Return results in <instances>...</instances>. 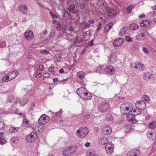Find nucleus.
Listing matches in <instances>:
<instances>
[{
    "mask_svg": "<svg viewBox=\"0 0 156 156\" xmlns=\"http://www.w3.org/2000/svg\"><path fill=\"white\" fill-rule=\"evenodd\" d=\"M139 70H143L145 68L144 65L143 64L138 63Z\"/></svg>",
    "mask_w": 156,
    "mask_h": 156,
    "instance_id": "nucleus-38",
    "label": "nucleus"
},
{
    "mask_svg": "<svg viewBox=\"0 0 156 156\" xmlns=\"http://www.w3.org/2000/svg\"><path fill=\"white\" fill-rule=\"evenodd\" d=\"M105 149L107 153L109 154H112L113 151V147L109 146L108 144L105 146Z\"/></svg>",
    "mask_w": 156,
    "mask_h": 156,
    "instance_id": "nucleus-17",
    "label": "nucleus"
},
{
    "mask_svg": "<svg viewBox=\"0 0 156 156\" xmlns=\"http://www.w3.org/2000/svg\"><path fill=\"white\" fill-rule=\"evenodd\" d=\"M50 40V39L49 37H47L43 41V43L46 44Z\"/></svg>",
    "mask_w": 156,
    "mask_h": 156,
    "instance_id": "nucleus-48",
    "label": "nucleus"
},
{
    "mask_svg": "<svg viewBox=\"0 0 156 156\" xmlns=\"http://www.w3.org/2000/svg\"><path fill=\"white\" fill-rule=\"evenodd\" d=\"M127 115L128 116H127V119L128 121L130 122V120L131 119V118H132V115L130 114L129 113Z\"/></svg>",
    "mask_w": 156,
    "mask_h": 156,
    "instance_id": "nucleus-49",
    "label": "nucleus"
},
{
    "mask_svg": "<svg viewBox=\"0 0 156 156\" xmlns=\"http://www.w3.org/2000/svg\"><path fill=\"white\" fill-rule=\"evenodd\" d=\"M50 14L51 16L54 18L56 19L58 18L57 16L55 14H54L51 11L50 12Z\"/></svg>",
    "mask_w": 156,
    "mask_h": 156,
    "instance_id": "nucleus-55",
    "label": "nucleus"
},
{
    "mask_svg": "<svg viewBox=\"0 0 156 156\" xmlns=\"http://www.w3.org/2000/svg\"><path fill=\"white\" fill-rule=\"evenodd\" d=\"M24 36L27 39L29 38L31 39L34 37V34L32 31L29 30H27L25 33Z\"/></svg>",
    "mask_w": 156,
    "mask_h": 156,
    "instance_id": "nucleus-11",
    "label": "nucleus"
},
{
    "mask_svg": "<svg viewBox=\"0 0 156 156\" xmlns=\"http://www.w3.org/2000/svg\"><path fill=\"white\" fill-rule=\"evenodd\" d=\"M19 9L20 12L24 15L27 14V9L26 6L25 5H22L19 6Z\"/></svg>",
    "mask_w": 156,
    "mask_h": 156,
    "instance_id": "nucleus-14",
    "label": "nucleus"
},
{
    "mask_svg": "<svg viewBox=\"0 0 156 156\" xmlns=\"http://www.w3.org/2000/svg\"><path fill=\"white\" fill-rule=\"evenodd\" d=\"M142 99V100H144V102H146V103H148L150 101L149 97L146 95H144Z\"/></svg>",
    "mask_w": 156,
    "mask_h": 156,
    "instance_id": "nucleus-34",
    "label": "nucleus"
},
{
    "mask_svg": "<svg viewBox=\"0 0 156 156\" xmlns=\"http://www.w3.org/2000/svg\"><path fill=\"white\" fill-rule=\"evenodd\" d=\"M79 6L81 9H83L85 7V4L83 3L80 2L78 5Z\"/></svg>",
    "mask_w": 156,
    "mask_h": 156,
    "instance_id": "nucleus-44",
    "label": "nucleus"
},
{
    "mask_svg": "<svg viewBox=\"0 0 156 156\" xmlns=\"http://www.w3.org/2000/svg\"><path fill=\"white\" fill-rule=\"evenodd\" d=\"M92 95L90 93L88 92V91L87 90V91L86 92L81 98L83 100H87L90 99Z\"/></svg>",
    "mask_w": 156,
    "mask_h": 156,
    "instance_id": "nucleus-13",
    "label": "nucleus"
},
{
    "mask_svg": "<svg viewBox=\"0 0 156 156\" xmlns=\"http://www.w3.org/2000/svg\"><path fill=\"white\" fill-rule=\"evenodd\" d=\"M2 80L3 81L8 82L11 80H10V78L9 76L8 73L3 76L2 79Z\"/></svg>",
    "mask_w": 156,
    "mask_h": 156,
    "instance_id": "nucleus-27",
    "label": "nucleus"
},
{
    "mask_svg": "<svg viewBox=\"0 0 156 156\" xmlns=\"http://www.w3.org/2000/svg\"><path fill=\"white\" fill-rule=\"evenodd\" d=\"M134 116L135 115H133V114L132 115V118H131V119L130 120V122L132 123H135L137 122V121L135 119Z\"/></svg>",
    "mask_w": 156,
    "mask_h": 156,
    "instance_id": "nucleus-39",
    "label": "nucleus"
},
{
    "mask_svg": "<svg viewBox=\"0 0 156 156\" xmlns=\"http://www.w3.org/2000/svg\"><path fill=\"white\" fill-rule=\"evenodd\" d=\"M149 126L151 129H154L156 127V122L153 121L149 124Z\"/></svg>",
    "mask_w": 156,
    "mask_h": 156,
    "instance_id": "nucleus-32",
    "label": "nucleus"
},
{
    "mask_svg": "<svg viewBox=\"0 0 156 156\" xmlns=\"http://www.w3.org/2000/svg\"><path fill=\"white\" fill-rule=\"evenodd\" d=\"M6 42L5 41H3L0 43V47L3 48L5 47L6 46Z\"/></svg>",
    "mask_w": 156,
    "mask_h": 156,
    "instance_id": "nucleus-43",
    "label": "nucleus"
},
{
    "mask_svg": "<svg viewBox=\"0 0 156 156\" xmlns=\"http://www.w3.org/2000/svg\"><path fill=\"white\" fill-rule=\"evenodd\" d=\"M4 133L3 132L0 133V140H3L5 138V136L3 135Z\"/></svg>",
    "mask_w": 156,
    "mask_h": 156,
    "instance_id": "nucleus-54",
    "label": "nucleus"
},
{
    "mask_svg": "<svg viewBox=\"0 0 156 156\" xmlns=\"http://www.w3.org/2000/svg\"><path fill=\"white\" fill-rule=\"evenodd\" d=\"M85 73L83 71L78 72L77 74V77L80 80L83 79L85 76Z\"/></svg>",
    "mask_w": 156,
    "mask_h": 156,
    "instance_id": "nucleus-21",
    "label": "nucleus"
},
{
    "mask_svg": "<svg viewBox=\"0 0 156 156\" xmlns=\"http://www.w3.org/2000/svg\"><path fill=\"white\" fill-rule=\"evenodd\" d=\"M5 127L4 123L3 122L0 121V130L3 129Z\"/></svg>",
    "mask_w": 156,
    "mask_h": 156,
    "instance_id": "nucleus-53",
    "label": "nucleus"
},
{
    "mask_svg": "<svg viewBox=\"0 0 156 156\" xmlns=\"http://www.w3.org/2000/svg\"><path fill=\"white\" fill-rule=\"evenodd\" d=\"M44 32L41 33L40 34V37L41 38H43L46 36L47 34V31L46 30H44Z\"/></svg>",
    "mask_w": 156,
    "mask_h": 156,
    "instance_id": "nucleus-37",
    "label": "nucleus"
},
{
    "mask_svg": "<svg viewBox=\"0 0 156 156\" xmlns=\"http://www.w3.org/2000/svg\"><path fill=\"white\" fill-rule=\"evenodd\" d=\"M62 154L63 155L65 156H69L71 155L69 149L68 147L63 151Z\"/></svg>",
    "mask_w": 156,
    "mask_h": 156,
    "instance_id": "nucleus-24",
    "label": "nucleus"
},
{
    "mask_svg": "<svg viewBox=\"0 0 156 156\" xmlns=\"http://www.w3.org/2000/svg\"><path fill=\"white\" fill-rule=\"evenodd\" d=\"M16 139L14 137L11 138L10 140V141L11 143H15L16 142Z\"/></svg>",
    "mask_w": 156,
    "mask_h": 156,
    "instance_id": "nucleus-58",
    "label": "nucleus"
},
{
    "mask_svg": "<svg viewBox=\"0 0 156 156\" xmlns=\"http://www.w3.org/2000/svg\"><path fill=\"white\" fill-rule=\"evenodd\" d=\"M112 132L111 127L109 126H107L103 128L102 133L104 135H108L111 134Z\"/></svg>",
    "mask_w": 156,
    "mask_h": 156,
    "instance_id": "nucleus-9",
    "label": "nucleus"
},
{
    "mask_svg": "<svg viewBox=\"0 0 156 156\" xmlns=\"http://www.w3.org/2000/svg\"><path fill=\"white\" fill-rule=\"evenodd\" d=\"M105 119L107 121H110L112 120L113 118L111 115L107 114L105 116Z\"/></svg>",
    "mask_w": 156,
    "mask_h": 156,
    "instance_id": "nucleus-35",
    "label": "nucleus"
},
{
    "mask_svg": "<svg viewBox=\"0 0 156 156\" xmlns=\"http://www.w3.org/2000/svg\"><path fill=\"white\" fill-rule=\"evenodd\" d=\"M108 141V139L105 137H103L99 139L98 140V143L101 145H104L107 143Z\"/></svg>",
    "mask_w": 156,
    "mask_h": 156,
    "instance_id": "nucleus-19",
    "label": "nucleus"
},
{
    "mask_svg": "<svg viewBox=\"0 0 156 156\" xmlns=\"http://www.w3.org/2000/svg\"><path fill=\"white\" fill-rule=\"evenodd\" d=\"M152 75V74H149L148 73H146L144 74V80H147L148 78L150 79V77Z\"/></svg>",
    "mask_w": 156,
    "mask_h": 156,
    "instance_id": "nucleus-33",
    "label": "nucleus"
},
{
    "mask_svg": "<svg viewBox=\"0 0 156 156\" xmlns=\"http://www.w3.org/2000/svg\"><path fill=\"white\" fill-rule=\"evenodd\" d=\"M68 147L70 151L71 152V154H73L76 151L77 147L75 146H71Z\"/></svg>",
    "mask_w": 156,
    "mask_h": 156,
    "instance_id": "nucleus-29",
    "label": "nucleus"
},
{
    "mask_svg": "<svg viewBox=\"0 0 156 156\" xmlns=\"http://www.w3.org/2000/svg\"><path fill=\"white\" fill-rule=\"evenodd\" d=\"M89 133L88 129L86 127H81L76 131V136L79 138H81L87 136Z\"/></svg>",
    "mask_w": 156,
    "mask_h": 156,
    "instance_id": "nucleus-2",
    "label": "nucleus"
},
{
    "mask_svg": "<svg viewBox=\"0 0 156 156\" xmlns=\"http://www.w3.org/2000/svg\"><path fill=\"white\" fill-rule=\"evenodd\" d=\"M127 29V27L126 26L123 27L119 32V35L121 36H122L126 32Z\"/></svg>",
    "mask_w": 156,
    "mask_h": 156,
    "instance_id": "nucleus-23",
    "label": "nucleus"
},
{
    "mask_svg": "<svg viewBox=\"0 0 156 156\" xmlns=\"http://www.w3.org/2000/svg\"><path fill=\"white\" fill-rule=\"evenodd\" d=\"M62 112V110L61 109H60L59 112L55 113V115L57 117H59L60 116Z\"/></svg>",
    "mask_w": 156,
    "mask_h": 156,
    "instance_id": "nucleus-47",
    "label": "nucleus"
},
{
    "mask_svg": "<svg viewBox=\"0 0 156 156\" xmlns=\"http://www.w3.org/2000/svg\"><path fill=\"white\" fill-rule=\"evenodd\" d=\"M124 128L125 130L126 133H129L133 130L134 128L131 125H128L125 126Z\"/></svg>",
    "mask_w": 156,
    "mask_h": 156,
    "instance_id": "nucleus-18",
    "label": "nucleus"
},
{
    "mask_svg": "<svg viewBox=\"0 0 156 156\" xmlns=\"http://www.w3.org/2000/svg\"><path fill=\"white\" fill-rule=\"evenodd\" d=\"M48 71L52 75H54L55 73V68L53 66L49 68Z\"/></svg>",
    "mask_w": 156,
    "mask_h": 156,
    "instance_id": "nucleus-31",
    "label": "nucleus"
},
{
    "mask_svg": "<svg viewBox=\"0 0 156 156\" xmlns=\"http://www.w3.org/2000/svg\"><path fill=\"white\" fill-rule=\"evenodd\" d=\"M109 30V29L106 26L105 27L104 29V32H107Z\"/></svg>",
    "mask_w": 156,
    "mask_h": 156,
    "instance_id": "nucleus-63",
    "label": "nucleus"
},
{
    "mask_svg": "<svg viewBox=\"0 0 156 156\" xmlns=\"http://www.w3.org/2000/svg\"><path fill=\"white\" fill-rule=\"evenodd\" d=\"M141 109H138V111L137 112H136V113H133V115L135 116L137 115H140L141 113V112L140 111Z\"/></svg>",
    "mask_w": 156,
    "mask_h": 156,
    "instance_id": "nucleus-57",
    "label": "nucleus"
},
{
    "mask_svg": "<svg viewBox=\"0 0 156 156\" xmlns=\"http://www.w3.org/2000/svg\"><path fill=\"white\" fill-rule=\"evenodd\" d=\"M13 99V97H9V98L7 100V101L8 102H10L12 101Z\"/></svg>",
    "mask_w": 156,
    "mask_h": 156,
    "instance_id": "nucleus-64",
    "label": "nucleus"
},
{
    "mask_svg": "<svg viewBox=\"0 0 156 156\" xmlns=\"http://www.w3.org/2000/svg\"><path fill=\"white\" fill-rule=\"evenodd\" d=\"M125 40L128 42H130L132 41L131 39L129 36H126L125 38Z\"/></svg>",
    "mask_w": 156,
    "mask_h": 156,
    "instance_id": "nucleus-51",
    "label": "nucleus"
},
{
    "mask_svg": "<svg viewBox=\"0 0 156 156\" xmlns=\"http://www.w3.org/2000/svg\"><path fill=\"white\" fill-rule=\"evenodd\" d=\"M40 53L41 54H43L44 53L48 54L49 52L46 49H44L43 50H42L40 51Z\"/></svg>",
    "mask_w": 156,
    "mask_h": 156,
    "instance_id": "nucleus-52",
    "label": "nucleus"
},
{
    "mask_svg": "<svg viewBox=\"0 0 156 156\" xmlns=\"http://www.w3.org/2000/svg\"><path fill=\"white\" fill-rule=\"evenodd\" d=\"M151 21L149 20H145L142 21L140 23V26L141 27H146L149 26L150 24Z\"/></svg>",
    "mask_w": 156,
    "mask_h": 156,
    "instance_id": "nucleus-20",
    "label": "nucleus"
},
{
    "mask_svg": "<svg viewBox=\"0 0 156 156\" xmlns=\"http://www.w3.org/2000/svg\"><path fill=\"white\" fill-rule=\"evenodd\" d=\"M105 8L108 13V16L114 17L116 15V11L114 8H111L108 7H106Z\"/></svg>",
    "mask_w": 156,
    "mask_h": 156,
    "instance_id": "nucleus-6",
    "label": "nucleus"
},
{
    "mask_svg": "<svg viewBox=\"0 0 156 156\" xmlns=\"http://www.w3.org/2000/svg\"><path fill=\"white\" fill-rule=\"evenodd\" d=\"M120 108L121 113L123 115H128L133 110L132 104L129 103H125L121 104Z\"/></svg>",
    "mask_w": 156,
    "mask_h": 156,
    "instance_id": "nucleus-1",
    "label": "nucleus"
},
{
    "mask_svg": "<svg viewBox=\"0 0 156 156\" xmlns=\"http://www.w3.org/2000/svg\"><path fill=\"white\" fill-rule=\"evenodd\" d=\"M37 137V135L36 132H32L30 134L27 135L26 137V140L29 143L34 141Z\"/></svg>",
    "mask_w": 156,
    "mask_h": 156,
    "instance_id": "nucleus-4",
    "label": "nucleus"
},
{
    "mask_svg": "<svg viewBox=\"0 0 156 156\" xmlns=\"http://www.w3.org/2000/svg\"><path fill=\"white\" fill-rule=\"evenodd\" d=\"M113 25V23H111L110 24H108L106 25V26L108 27L109 29H110Z\"/></svg>",
    "mask_w": 156,
    "mask_h": 156,
    "instance_id": "nucleus-60",
    "label": "nucleus"
},
{
    "mask_svg": "<svg viewBox=\"0 0 156 156\" xmlns=\"http://www.w3.org/2000/svg\"><path fill=\"white\" fill-rule=\"evenodd\" d=\"M134 156H138L140 153V151L138 149H133Z\"/></svg>",
    "mask_w": 156,
    "mask_h": 156,
    "instance_id": "nucleus-36",
    "label": "nucleus"
},
{
    "mask_svg": "<svg viewBox=\"0 0 156 156\" xmlns=\"http://www.w3.org/2000/svg\"><path fill=\"white\" fill-rule=\"evenodd\" d=\"M142 50L145 53H149V51L148 50L147 48L144 47L142 48Z\"/></svg>",
    "mask_w": 156,
    "mask_h": 156,
    "instance_id": "nucleus-59",
    "label": "nucleus"
},
{
    "mask_svg": "<svg viewBox=\"0 0 156 156\" xmlns=\"http://www.w3.org/2000/svg\"><path fill=\"white\" fill-rule=\"evenodd\" d=\"M28 102V99L27 98L23 99L20 100L19 103L21 106H23L26 104Z\"/></svg>",
    "mask_w": 156,
    "mask_h": 156,
    "instance_id": "nucleus-30",
    "label": "nucleus"
},
{
    "mask_svg": "<svg viewBox=\"0 0 156 156\" xmlns=\"http://www.w3.org/2000/svg\"><path fill=\"white\" fill-rule=\"evenodd\" d=\"M136 107L138 109L144 110L146 107V103L144 100H140L137 101L135 103Z\"/></svg>",
    "mask_w": 156,
    "mask_h": 156,
    "instance_id": "nucleus-5",
    "label": "nucleus"
},
{
    "mask_svg": "<svg viewBox=\"0 0 156 156\" xmlns=\"http://www.w3.org/2000/svg\"><path fill=\"white\" fill-rule=\"evenodd\" d=\"M133 8V6H132L131 5L129 6L127 9L126 11L129 13H130Z\"/></svg>",
    "mask_w": 156,
    "mask_h": 156,
    "instance_id": "nucleus-46",
    "label": "nucleus"
},
{
    "mask_svg": "<svg viewBox=\"0 0 156 156\" xmlns=\"http://www.w3.org/2000/svg\"><path fill=\"white\" fill-rule=\"evenodd\" d=\"M139 27L138 25L136 23H132L129 26V29L132 30H136Z\"/></svg>",
    "mask_w": 156,
    "mask_h": 156,
    "instance_id": "nucleus-26",
    "label": "nucleus"
},
{
    "mask_svg": "<svg viewBox=\"0 0 156 156\" xmlns=\"http://www.w3.org/2000/svg\"><path fill=\"white\" fill-rule=\"evenodd\" d=\"M124 39L119 38L115 40L113 42V44L115 47H118L121 46L123 43Z\"/></svg>",
    "mask_w": 156,
    "mask_h": 156,
    "instance_id": "nucleus-8",
    "label": "nucleus"
},
{
    "mask_svg": "<svg viewBox=\"0 0 156 156\" xmlns=\"http://www.w3.org/2000/svg\"><path fill=\"white\" fill-rule=\"evenodd\" d=\"M55 35V32L54 31H52L49 34V38L50 39L51 38L53 37Z\"/></svg>",
    "mask_w": 156,
    "mask_h": 156,
    "instance_id": "nucleus-50",
    "label": "nucleus"
},
{
    "mask_svg": "<svg viewBox=\"0 0 156 156\" xmlns=\"http://www.w3.org/2000/svg\"><path fill=\"white\" fill-rule=\"evenodd\" d=\"M61 29V26L60 24V23H58L57 25V30H59Z\"/></svg>",
    "mask_w": 156,
    "mask_h": 156,
    "instance_id": "nucleus-61",
    "label": "nucleus"
},
{
    "mask_svg": "<svg viewBox=\"0 0 156 156\" xmlns=\"http://www.w3.org/2000/svg\"><path fill=\"white\" fill-rule=\"evenodd\" d=\"M117 56L115 54L112 53H111L110 57L108 58L109 61L111 63H115L117 59Z\"/></svg>",
    "mask_w": 156,
    "mask_h": 156,
    "instance_id": "nucleus-15",
    "label": "nucleus"
},
{
    "mask_svg": "<svg viewBox=\"0 0 156 156\" xmlns=\"http://www.w3.org/2000/svg\"><path fill=\"white\" fill-rule=\"evenodd\" d=\"M145 36V34L143 33L138 34L136 36V38L138 41H142L144 40V37Z\"/></svg>",
    "mask_w": 156,
    "mask_h": 156,
    "instance_id": "nucleus-22",
    "label": "nucleus"
},
{
    "mask_svg": "<svg viewBox=\"0 0 156 156\" xmlns=\"http://www.w3.org/2000/svg\"><path fill=\"white\" fill-rule=\"evenodd\" d=\"M19 130V129L18 128H15L14 127H12L10 128L9 130V131L11 133H16Z\"/></svg>",
    "mask_w": 156,
    "mask_h": 156,
    "instance_id": "nucleus-25",
    "label": "nucleus"
},
{
    "mask_svg": "<svg viewBox=\"0 0 156 156\" xmlns=\"http://www.w3.org/2000/svg\"><path fill=\"white\" fill-rule=\"evenodd\" d=\"M8 74L10 78V80H11L16 78L18 75L19 72L16 71L12 72L9 73Z\"/></svg>",
    "mask_w": 156,
    "mask_h": 156,
    "instance_id": "nucleus-16",
    "label": "nucleus"
},
{
    "mask_svg": "<svg viewBox=\"0 0 156 156\" xmlns=\"http://www.w3.org/2000/svg\"><path fill=\"white\" fill-rule=\"evenodd\" d=\"M83 38H80L79 37H77L74 40V45L77 43H80L82 42L83 41Z\"/></svg>",
    "mask_w": 156,
    "mask_h": 156,
    "instance_id": "nucleus-28",
    "label": "nucleus"
},
{
    "mask_svg": "<svg viewBox=\"0 0 156 156\" xmlns=\"http://www.w3.org/2000/svg\"><path fill=\"white\" fill-rule=\"evenodd\" d=\"M87 90L86 89L83 87H80L78 88L76 90L77 94L81 97L83 94H84Z\"/></svg>",
    "mask_w": 156,
    "mask_h": 156,
    "instance_id": "nucleus-12",
    "label": "nucleus"
},
{
    "mask_svg": "<svg viewBox=\"0 0 156 156\" xmlns=\"http://www.w3.org/2000/svg\"><path fill=\"white\" fill-rule=\"evenodd\" d=\"M90 26V24L88 23H86L82 27V29H84V28H86L87 27H88Z\"/></svg>",
    "mask_w": 156,
    "mask_h": 156,
    "instance_id": "nucleus-62",
    "label": "nucleus"
},
{
    "mask_svg": "<svg viewBox=\"0 0 156 156\" xmlns=\"http://www.w3.org/2000/svg\"><path fill=\"white\" fill-rule=\"evenodd\" d=\"M115 70L113 66L110 65L107 66L104 69L105 72L111 75L114 73Z\"/></svg>",
    "mask_w": 156,
    "mask_h": 156,
    "instance_id": "nucleus-10",
    "label": "nucleus"
},
{
    "mask_svg": "<svg viewBox=\"0 0 156 156\" xmlns=\"http://www.w3.org/2000/svg\"><path fill=\"white\" fill-rule=\"evenodd\" d=\"M0 144L3 145L6 143V141L5 140H0Z\"/></svg>",
    "mask_w": 156,
    "mask_h": 156,
    "instance_id": "nucleus-56",
    "label": "nucleus"
},
{
    "mask_svg": "<svg viewBox=\"0 0 156 156\" xmlns=\"http://www.w3.org/2000/svg\"><path fill=\"white\" fill-rule=\"evenodd\" d=\"M50 119L48 116L45 117L44 115H42L38 120V123L41 125H44L48 122Z\"/></svg>",
    "mask_w": 156,
    "mask_h": 156,
    "instance_id": "nucleus-7",
    "label": "nucleus"
},
{
    "mask_svg": "<svg viewBox=\"0 0 156 156\" xmlns=\"http://www.w3.org/2000/svg\"><path fill=\"white\" fill-rule=\"evenodd\" d=\"M98 110L102 113L108 112L110 109L109 103L105 101H103L99 105L98 107Z\"/></svg>",
    "mask_w": 156,
    "mask_h": 156,
    "instance_id": "nucleus-3",
    "label": "nucleus"
},
{
    "mask_svg": "<svg viewBox=\"0 0 156 156\" xmlns=\"http://www.w3.org/2000/svg\"><path fill=\"white\" fill-rule=\"evenodd\" d=\"M127 156H134L133 149L128 152L127 154Z\"/></svg>",
    "mask_w": 156,
    "mask_h": 156,
    "instance_id": "nucleus-42",
    "label": "nucleus"
},
{
    "mask_svg": "<svg viewBox=\"0 0 156 156\" xmlns=\"http://www.w3.org/2000/svg\"><path fill=\"white\" fill-rule=\"evenodd\" d=\"M23 125H24L27 126H29V123L26 118H24L23 119Z\"/></svg>",
    "mask_w": 156,
    "mask_h": 156,
    "instance_id": "nucleus-40",
    "label": "nucleus"
},
{
    "mask_svg": "<svg viewBox=\"0 0 156 156\" xmlns=\"http://www.w3.org/2000/svg\"><path fill=\"white\" fill-rule=\"evenodd\" d=\"M43 76L44 78H51V77L50 76V73H44L43 75Z\"/></svg>",
    "mask_w": 156,
    "mask_h": 156,
    "instance_id": "nucleus-41",
    "label": "nucleus"
},
{
    "mask_svg": "<svg viewBox=\"0 0 156 156\" xmlns=\"http://www.w3.org/2000/svg\"><path fill=\"white\" fill-rule=\"evenodd\" d=\"M75 6L74 5H71L69 7V10L70 11H73L75 9Z\"/></svg>",
    "mask_w": 156,
    "mask_h": 156,
    "instance_id": "nucleus-45",
    "label": "nucleus"
}]
</instances>
